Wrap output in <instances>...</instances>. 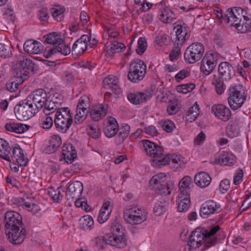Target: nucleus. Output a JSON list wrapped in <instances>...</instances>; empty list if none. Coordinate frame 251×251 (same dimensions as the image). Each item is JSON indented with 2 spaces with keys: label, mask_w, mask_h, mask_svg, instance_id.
Wrapping results in <instances>:
<instances>
[{
  "label": "nucleus",
  "mask_w": 251,
  "mask_h": 251,
  "mask_svg": "<svg viewBox=\"0 0 251 251\" xmlns=\"http://www.w3.org/2000/svg\"><path fill=\"white\" fill-rule=\"evenodd\" d=\"M5 234L10 243L14 245H20L25 239L26 231L22 226L5 231Z\"/></svg>",
  "instance_id": "nucleus-16"
},
{
  "label": "nucleus",
  "mask_w": 251,
  "mask_h": 251,
  "mask_svg": "<svg viewBox=\"0 0 251 251\" xmlns=\"http://www.w3.org/2000/svg\"><path fill=\"white\" fill-rule=\"evenodd\" d=\"M117 82H118V78L113 75H109L103 80L104 85L108 87Z\"/></svg>",
  "instance_id": "nucleus-64"
},
{
  "label": "nucleus",
  "mask_w": 251,
  "mask_h": 251,
  "mask_svg": "<svg viewBox=\"0 0 251 251\" xmlns=\"http://www.w3.org/2000/svg\"><path fill=\"white\" fill-rule=\"evenodd\" d=\"M220 229V226L216 225L212 227L209 231L204 232L205 235V243L208 247L207 248L214 246L217 242V238L213 237V235Z\"/></svg>",
  "instance_id": "nucleus-35"
},
{
  "label": "nucleus",
  "mask_w": 251,
  "mask_h": 251,
  "mask_svg": "<svg viewBox=\"0 0 251 251\" xmlns=\"http://www.w3.org/2000/svg\"><path fill=\"white\" fill-rule=\"evenodd\" d=\"M251 14L239 7L229 8L225 13V23L230 24L240 32H243L244 20H249Z\"/></svg>",
  "instance_id": "nucleus-1"
},
{
  "label": "nucleus",
  "mask_w": 251,
  "mask_h": 251,
  "mask_svg": "<svg viewBox=\"0 0 251 251\" xmlns=\"http://www.w3.org/2000/svg\"><path fill=\"white\" fill-rule=\"evenodd\" d=\"M90 107L89 99L86 96L80 97L76 107V114L75 117V122L77 124L82 123L86 119Z\"/></svg>",
  "instance_id": "nucleus-13"
},
{
  "label": "nucleus",
  "mask_w": 251,
  "mask_h": 251,
  "mask_svg": "<svg viewBox=\"0 0 251 251\" xmlns=\"http://www.w3.org/2000/svg\"><path fill=\"white\" fill-rule=\"evenodd\" d=\"M228 102L230 108L235 110L240 108L245 102L246 97L243 87L240 85H232L228 90Z\"/></svg>",
  "instance_id": "nucleus-5"
},
{
  "label": "nucleus",
  "mask_w": 251,
  "mask_h": 251,
  "mask_svg": "<svg viewBox=\"0 0 251 251\" xmlns=\"http://www.w3.org/2000/svg\"><path fill=\"white\" fill-rule=\"evenodd\" d=\"M199 105L196 102L187 111V118L190 122L194 121L197 119L200 114Z\"/></svg>",
  "instance_id": "nucleus-44"
},
{
  "label": "nucleus",
  "mask_w": 251,
  "mask_h": 251,
  "mask_svg": "<svg viewBox=\"0 0 251 251\" xmlns=\"http://www.w3.org/2000/svg\"><path fill=\"white\" fill-rule=\"evenodd\" d=\"M218 71V76L222 80H230L235 75L233 67L228 62H222L219 65Z\"/></svg>",
  "instance_id": "nucleus-21"
},
{
  "label": "nucleus",
  "mask_w": 251,
  "mask_h": 251,
  "mask_svg": "<svg viewBox=\"0 0 251 251\" xmlns=\"http://www.w3.org/2000/svg\"><path fill=\"white\" fill-rule=\"evenodd\" d=\"M156 43L161 46L167 45L169 42V37L162 33H160L155 37Z\"/></svg>",
  "instance_id": "nucleus-58"
},
{
  "label": "nucleus",
  "mask_w": 251,
  "mask_h": 251,
  "mask_svg": "<svg viewBox=\"0 0 251 251\" xmlns=\"http://www.w3.org/2000/svg\"><path fill=\"white\" fill-rule=\"evenodd\" d=\"M57 46L54 48L55 53H60L64 55H67L70 53L71 48L68 45L65 43L64 41L59 43Z\"/></svg>",
  "instance_id": "nucleus-45"
},
{
  "label": "nucleus",
  "mask_w": 251,
  "mask_h": 251,
  "mask_svg": "<svg viewBox=\"0 0 251 251\" xmlns=\"http://www.w3.org/2000/svg\"><path fill=\"white\" fill-rule=\"evenodd\" d=\"M83 190V184L81 182L75 181L71 183L65 191L66 204L70 207L72 206L74 201L80 197Z\"/></svg>",
  "instance_id": "nucleus-11"
},
{
  "label": "nucleus",
  "mask_w": 251,
  "mask_h": 251,
  "mask_svg": "<svg viewBox=\"0 0 251 251\" xmlns=\"http://www.w3.org/2000/svg\"><path fill=\"white\" fill-rule=\"evenodd\" d=\"M204 51V47L201 43H193L185 50L184 55V59L190 64L194 63L201 59Z\"/></svg>",
  "instance_id": "nucleus-10"
},
{
  "label": "nucleus",
  "mask_w": 251,
  "mask_h": 251,
  "mask_svg": "<svg viewBox=\"0 0 251 251\" xmlns=\"http://www.w3.org/2000/svg\"><path fill=\"white\" fill-rule=\"evenodd\" d=\"M176 201L178 203L177 208L179 212H185L190 206V199H182V201H181V200L177 199Z\"/></svg>",
  "instance_id": "nucleus-51"
},
{
  "label": "nucleus",
  "mask_w": 251,
  "mask_h": 251,
  "mask_svg": "<svg viewBox=\"0 0 251 251\" xmlns=\"http://www.w3.org/2000/svg\"><path fill=\"white\" fill-rule=\"evenodd\" d=\"M61 100H58L57 98L50 99L48 98L44 104L43 111L46 115H49L56 112L58 109H61Z\"/></svg>",
  "instance_id": "nucleus-25"
},
{
  "label": "nucleus",
  "mask_w": 251,
  "mask_h": 251,
  "mask_svg": "<svg viewBox=\"0 0 251 251\" xmlns=\"http://www.w3.org/2000/svg\"><path fill=\"white\" fill-rule=\"evenodd\" d=\"M88 134L93 138H98L100 137V132L99 128L96 125H90L87 129Z\"/></svg>",
  "instance_id": "nucleus-59"
},
{
  "label": "nucleus",
  "mask_w": 251,
  "mask_h": 251,
  "mask_svg": "<svg viewBox=\"0 0 251 251\" xmlns=\"http://www.w3.org/2000/svg\"><path fill=\"white\" fill-rule=\"evenodd\" d=\"M167 112L169 115H174L179 110L177 100L176 99L170 100L167 107Z\"/></svg>",
  "instance_id": "nucleus-53"
},
{
  "label": "nucleus",
  "mask_w": 251,
  "mask_h": 251,
  "mask_svg": "<svg viewBox=\"0 0 251 251\" xmlns=\"http://www.w3.org/2000/svg\"><path fill=\"white\" fill-rule=\"evenodd\" d=\"M5 231H7L23 226L22 217L18 212L8 211L5 214Z\"/></svg>",
  "instance_id": "nucleus-14"
},
{
  "label": "nucleus",
  "mask_w": 251,
  "mask_h": 251,
  "mask_svg": "<svg viewBox=\"0 0 251 251\" xmlns=\"http://www.w3.org/2000/svg\"><path fill=\"white\" fill-rule=\"evenodd\" d=\"M107 106L103 104L96 105L91 108L90 115L93 121H99L107 113Z\"/></svg>",
  "instance_id": "nucleus-27"
},
{
  "label": "nucleus",
  "mask_w": 251,
  "mask_h": 251,
  "mask_svg": "<svg viewBox=\"0 0 251 251\" xmlns=\"http://www.w3.org/2000/svg\"><path fill=\"white\" fill-rule=\"evenodd\" d=\"M76 151L72 144L64 145L62 147V155L67 163H71L76 157Z\"/></svg>",
  "instance_id": "nucleus-31"
},
{
  "label": "nucleus",
  "mask_w": 251,
  "mask_h": 251,
  "mask_svg": "<svg viewBox=\"0 0 251 251\" xmlns=\"http://www.w3.org/2000/svg\"><path fill=\"white\" fill-rule=\"evenodd\" d=\"M51 16L57 21L61 20V16L65 11V8L60 6H56L50 10Z\"/></svg>",
  "instance_id": "nucleus-49"
},
{
  "label": "nucleus",
  "mask_w": 251,
  "mask_h": 251,
  "mask_svg": "<svg viewBox=\"0 0 251 251\" xmlns=\"http://www.w3.org/2000/svg\"><path fill=\"white\" fill-rule=\"evenodd\" d=\"M124 218L131 225L141 224L147 219V213L139 206H130L124 211Z\"/></svg>",
  "instance_id": "nucleus-7"
},
{
  "label": "nucleus",
  "mask_w": 251,
  "mask_h": 251,
  "mask_svg": "<svg viewBox=\"0 0 251 251\" xmlns=\"http://www.w3.org/2000/svg\"><path fill=\"white\" fill-rule=\"evenodd\" d=\"M143 147L147 154L153 158V162L156 166L161 167L166 165L168 158H165L166 153L163 148L149 140H142Z\"/></svg>",
  "instance_id": "nucleus-2"
},
{
  "label": "nucleus",
  "mask_w": 251,
  "mask_h": 251,
  "mask_svg": "<svg viewBox=\"0 0 251 251\" xmlns=\"http://www.w3.org/2000/svg\"><path fill=\"white\" fill-rule=\"evenodd\" d=\"M48 98L47 93L43 89L35 90L27 97L38 112L44 107Z\"/></svg>",
  "instance_id": "nucleus-12"
},
{
  "label": "nucleus",
  "mask_w": 251,
  "mask_h": 251,
  "mask_svg": "<svg viewBox=\"0 0 251 251\" xmlns=\"http://www.w3.org/2000/svg\"><path fill=\"white\" fill-rule=\"evenodd\" d=\"M23 82L19 81L18 79L12 78L9 80L6 84V89L10 92H15L18 87L19 84H21Z\"/></svg>",
  "instance_id": "nucleus-52"
},
{
  "label": "nucleus",
  "mask_w": 251,
  "mask_h": 251,
  "mask_svg": "<svg viewBox=\"0 0 251 251\" xmlns=\"http://www.w3.org/2000/svg\"><path fill=\"white\" fill-rule=\"evenodd\" d=\"M236 162L234 155L226 151H223L219 157L215 159V163L224 165L232 166Z\"/></svg>",
  "instance_id": "nucleus-30"
},
{
  "label": "nucleus",
  "mask_w": 251,
  "mask_h": 251,
  "mask_svg": "<svg viewBox=\"0 0 251 251\" xmlns=\"http://www.w3.org/2000/svg\"><path fill=\"white\" fill-rule=\"evenodd\" d=\"M110 214L109 211L100 210L98 216V222L100 224H103L109 219Z\"/></svg>",
  "instance_id": "nucleus-60"
},
{
  "label": "nucleus",
  "mask_w": 251,
  "mask_h": 251,
  "mask_svg": "<svg viewBox=\"0 0 251 251\" xmlns=\"http://www.w3.org/2000/svg\"><path fill=\"white\" fill-rule=\"evenodd\" d=\"M14 111L17 119L20 121H26L38 112L27 98L20 101L15 105Z\"/></svg>",
  "instance_id": "nucleus-6"
},
{
  "label": "nucleus",
  "mask_w": 251,
  "mask_h": 251,
  "mask_svg": "<svg viewBox=\"0 0 251 251\" xmlns=\"http://www.w3.org/2000/svg\"><path fill=\"white\" fill-rule=\"evenodd\" d=\"M239 119H234L230 121L226 127V136L230 138L237 137L240 133Z\"/></svg>",
  "instance_id": "nucleus-29"
},
{
  "label": "nucleus",
  "mask_w": 251,
  "mask_h": 251,
  "mask_svg": "<svg viewBox=\"0 0 251 251\" xmlns=\"http://www.w3.org/2000/svg\"><path fill=\"white\" fill-rule=\"evenodd\" d=\"M24 50L30 54H39L43 49L42 44L37 41L28 40L24 44Z\"/></svg>",
  "instance_id": "nucleus-28"
},
{
  "label": "nucleus",
  "mask_w": 251,
  "mask_h": 251,
  "mask_svg": "<svg viewBox=\"0 0 251 251\" xmlns=\"http://www.w3.org/2000/svg\"><path fill=\"white\" fill-rule=\"evenodd\" d=\"M45 41L47 44L56 45L63 41V40L60 37L58 34L55 33H51L48 35H45Z\"/></svg>",
  "instance_id": "nucleus-46"
},
{
  "label": "nucleus",
  "mask_w": 251,
  "mask_h": 251,
  "mask_svg": "<svg viewBox=\"0 0 251 251\" xmlns=\"http://www.w3.org/2000/svg\"><path fill=\"white\" fill-rule=\"evenodd\" d=\"M180 45L178 43H175V47L171 51L169 57L171 61H174L177 60L181 52L180 47L179 46Z\"/></svg>",
  "instance_id": "nucleus-54"
},
{
  "label": "nucleus",
  "mask_w": 251,
  "mask_h": 251,
  "mask_svg": "<svg viewBox=\"0 0 251 251\" xmlns=\"http://www.w3.org/2000/svg\"><path fill=\"white\" fill-rule=\"evenodd\" d=\"M35 67V64L31 60L24 58L16 65L14 69V77L18 79L19 82H23L29 75L34 74Z\"/></svg>",
  "instance_id": "nucleus-8"
},
{
  "label": "nucleus",
  "mask_w": 251,
  "mask_h": 251,
  "mask_svg": "<svg viewBox=\"0 0 251 251\" xmlns=\"http://www.w3.org/2000/svg\"><path fill=\"white\" fill-rule=\"evenodd\" d=\"M12 54L10 48L3 44H0V56L1 57H9Z\"/></svg>",
  "instance_id": "nucleus-63"
},
{
  "label": "nucleus",
  "mask_w": 251,
  "mask_h": 251,
  "mask_svg": "<svg viewBox=\"0 0 251 251\" xmlns=\"http://www.w3.org/2000/svg\"><path fill=\"white\" fill-rule=\"evenodd\" d=\"M203 243L206 247L205 249H207L208 245H206L204 231L201 232L200 228H196L189 237L188 245L192 249H195L201 247Z\"/></svg>",
  "instance_id": "nucleus-19"
},
{
  "label": "nucleus",
  "mask_w": 251,
  "mask_h": 251,
  "mask_svg": "<svg viewBox=\"0 0 251 251\" xmlns=\"http://www.w3.org/2000/svg\"><path fill=\"white\" fill-rule=\"evenodd\" d=\"M147 48V43L145 38L140 37L138 41L136 52L139 55H142L146 51Z\"/></svg>",
  "instance_id": "nucleus-50"
},
{
  "label": "nucleus",
  "mask_w": 251,
  "mask_h": 251,
  "mask_svg": "<svg viewBox=\"0 0 251 251\" xmlns=\"http://www.w3.org/2000/svg\"><path fill=\"white\" fill-rule=\"evenodd\" d=\"M11 161H16L21 166H25L27 164L28 159L26 157L24 150L19 145H15L13 147L12 154L10 155Z\"/></svg>",
  "instance_id": "nucleus-23"
},
{
  "label": "nucleus",
  "mask_w": 251,
  "mask_h": 251,
  "mask_svg": "<svg viewBox=\"0 0 251 251\" xmlns=\"http://www.w3.org/2000/svg\"><path fill=\"white\" fill-rule=\"evenodd\" d=\"M89 36L83 35L77 39L74 44L72 48V51L76 54H82L88 47V41Z\"/></svg>",
  "instance_id": "nucleus-26"
},
{
  "label": "nucleus",
  "mask_w": 251,
  "mask_h": 251,
  "mask_svg": "<svg viewBox=\"0 0 251 251\" xmlns=\"http://www.w3.org/2000/svg\"><path fill=\"white\" fill-rule=\"evenodd\" d=\"M191 186H193L192 178L188 176H184L178 183V194L177 199L181 201L182 199H190Z\"/></svg>",
  "instance_id": "nucleus-18"
},
{
  "label": "nucleus",
  "mask_w": 251,
  "mask_h": 251,
  "mask_svg": "<svg viewBox=\"0 0 251 251\" xmlns=\"http://www.w3.org/2000/svg\"><path fill=\"white\" fill-rule=\"evenodd\" d=\"M215 67L213 65L206 62L204 59H202L201 62V70L205 75H209L214 70Z\"/></svg>",
  "instance_id": "nucleus-48"
},
{
  "label": "nucleus",
  "mask_w": 251,
  "mask_h": 251,
  "mask_svg": "<svg viewBox=\"0 0 251 251\" xmlns=\"http://www.w3.org/2000/svg\"><path fill=\"white\" fill-rule=\"evenodd\" d=\"M204 61H209L211 64L216 67L218 60V54L213 50H209L207 52L203 57Z\"/></svg>",
  "instance_id": "nucleus-43"
},
{
  "label": "nucleus",
  "mask_w": 251,
  "mask_h": 251,
  "mask_svg": "<svg viewBox=\"0 0 251 251\" xmlns=\"http://www.w3.org/2000/svg\"><path fill=\"white\" fill-rule=\"evenodd\" d=\"M159 124L167 132H171L175 127L174 123L169 120H161L159 122Z\"/></svg>",
  "instance_id": "nucleus-55"
},
{
  "label": "nucleus",
  "mask_w": 251,
  "mask_h": 251,
  "mask_svg": "<svg viewBox=\"0 0 251 251\" xmlns=\"http://www.w3.org/2000/svg\"><path fill=\"white\" fill-rule=\"evenodd\" d=\"M211 111L216 117L224 122L227 121L231 115L230 110L223 104L213 105Z\"/></svg>",
  "instance_id": "nucleus-22"
},
{
  "label": "nucleus",
  "mask_w": 251,
  "mask_h": 251,
  "mask_svg": "<svg viewBox=\"0 0 251 251\" xmlns=\"http://www.w3.org/2000/svg\"><path fill=\"white\" fill-rule=\"evenodd\" d=\"M150 98V96L144 93L137 94L129 93L127 95L128 100L133 104H138L146 102Z\"/></svg>",
  "instance_id": "nucleus-37"
},
{
  "label": "nucleus",
  "mask_w": 251,
  "mask_h": 251,
  "mask_svg": "<svg viewBox=\"0 0 251 251\" xmlns=\"http://www.w3.org/2000/svg\"><path fill=\"white\" fill-rule=\"evenodd\" d=\"M146 70V65L143 60H134L130 64V70L127 75L128 78L132 82L138 83L145 77Z\"/></svg>",
  "instance_id": "nucleus-9"
},
{
  "label": "nucleus",
  "mask_w": 251,
  "mask_h": 251,
  "mask_svg": "<svg viewBox=\"0 0 251 251\" xmlns=\"http://www.w3.org/2000/svg\"><path fill=\"white\" fill-rule=\"evenodd\" d=\"M167 209V203L165 200L156 203L153 208V212L156 215L160 216L165 212Z\"/></svg>",
  "instance_id": "nucleus-47"
},
{
  "label": "nucleus",
  "mask_w": 251,
  "mask_h": 251,
  "mask_svg": "<svg viewBox=\"0 0 251 251\" xmlns=\"http://www.w3.org/2000/svg\"><path fill=\"white\" fill-rule=\"evenodd\" d=\"M167 158H168V160L166 165L169 164L172 161V163L176 166V168L183 167L185 163L184 158L180 155L174 154H167L165 156V158L167 159Z\"/></svg>",
  "instance_id": "nucleus-39"
},
{
  "label": "nucleus",
  "mask_w": 251,
  "mask_h": 251,
  "mask_svg": "<svg viewBox=\"0 0 251 251\" xmlns=\"http://www.w3.org/2000/svg\"><path fill=\"white\" fill-rule=\"evenodd\" d=\"M224 80L216 75H214L213 76L212 83L214 85L216 92L219 95H222L226 89V85L224 83Z\"/></svg>",
  "instance_id": "nucleus-41"
},
{
  "label": "nucleus",
  "mask_w": 251,
  "mask_h": 251,
  "mask_svg": "<svg viewBox=\"0 0 251 251\" xmlns=\"http://www.w3.org/2000/svg\"><path fill=\"white\" fill-rule=\"evenodd\" d=\"M195 88V85L193 83H187L182 84L177 87V91L182 94H187L192 91Z\"/></svg>",
  "instance_id": "nucleus-57"
},
{
  "label": "nucleus",
  "mask_w": 251,
  "mask_h": 251,
  "mask_svg": "<svg viewBox=\"0 0 251 251\" xmlns=\"http://www.w3.org/2000/svg\"><path fill=\"white\" fill-rule=\"evenodd\" d=\"M125 49L126 46L124 44L114 41L107 47L106 51L109 55L112 56L115 53L124 50Z\"/></svg>",
  "instance_id": "nucleus-38"
},
{
  "label": "nucleus",
  "mask_w": 251,
  "mask_h": 251,
  "mask_svg": "<svg viewBox=\"0 0 251 251\" xmlns=\"http://www.w3.org/2000/svg\"><path fill=\"white\" fill-rule=\"evenodd\" d=\"M110 230L111 232L109 233H107V234H109L110 236H113L117 238V239H119V240L117 241L118 243L119 241L124 240L125 242V247L127 244V239L126 236L124 234V233L125 229L123 228L119 221L117 219H115L111 222Z\"/></svg>",
  "instance_id": "nucleus-20"
},
{
  "label": "nucleus",
  "mask_w": 251,
  "mask_h": 251,
  "mask_svg": "<svg viewBox=\"0 0 251 251\" xmlns=\"http://www.w3.org/2000/svg\"><path fill=\"white\" fill-rule=\"evenodd\" d=\"M62 79L66 85H69L73 82L74 77L71 73L65 71L62 74Z\"/></svg>",
  "instance_id": "nucleus-61"
},
{
  "label": "nucleus",
  "mask_w": 251,
  "mask_h": 251,
  "mask_svg": "<svg viewBox=\"0 0 251 251\" xmlns=\"http://www.w3.org/2000/svg\"><path fill=\"white\" fill-rule=\"evenodd\" d=\"M181 23L182 22L178 21L174 24V30L176 33V41L174 43H178L180 45H182L186 40V36L187 34L186 27Z\"/></svg>",
  "instance_id": "nucleus-24"
},
{
  "label": "nucleus",
  "mask_w": 251,
  "mask_h": 251,
  "mask_svg": "<svg viewBox=\"0 0 251 251\" xmlns=\"http://www.w3.org/2000/svg\"><path fill=\"white\" fill-rule=\"evenodd\" d=\"M54 123L58 131L66 132L73 123V117L69 108L62 107L58 109L55 114Z\"/></svg>",
  "instance_id": "nucleus-4"
},
{
  "label": "nucleus",
  "mask_w": 251,
  "mask_h": 251,
  "mask_svg": "<svg viewBox=\"0 0 251 251\" xmlns=\"http://www.w3.org/2000/svg\"><path fill=\"white\" fill-rule=\"evenodd\" d=\"M11 148L9 143L4 139L0 138V157L3 159L11 162L10 154Z\"/></svg>",
  "instance_id": "nucleus-36"
},
{
  "label": "nucleus",
  "mask_w": 251,
  "mask_h": 251,
  "mask_svg": "<svg viewBox=\"0 0 251 251\" xmlns=\"http://www.w3.org/2000/svg\"><path fill=\"white\" fill-rule=\"evenodd\" d=\"M194 181L197 186L204 188L209 185L211 181V178L207 173L201 172L195 175Z\"/></svg>",
  "instance_id": "nucleus-32"
},
{
  "label": "nucleus",
  "mask_w": 251,
  "mask_h": 251,
  "mask_svg": "<svg viewBox=\"0 0 251 251\" xmlns=\"http://www.w3.org/2000/svg\"><path fill=\"white\" fill-rule=\"evenodd\" d=\"M29 128V126L27 125L14 122H9L5 125V128L7 131L18 134L23 133L27 131Z\"/></svg>",
  "instance_id": "nucleus-34"
},
{
  "label": "nucleus",
  "mask_w": 251,
  "mask_h": 251,
  "mask_svg": "<svg viewBox=\"0 0 251 251\" xmlns=\"http://www.w3.org/2000/svg\"><path fill=\"white\" fill-rule=\"evenodd\" d=\"M94 226V220L89 215H85L80 220V228L84 230H90Z\"/></svg>",
  "instance_id": "nucleus-40"
},
{
  "label": "nucleus",
  "mask_w": 251,
  "mask_h": 251,
  "mask_svg": "<svg viewBox=\"0 0 251 251\" xmlns=\"http://www.w3.org/2000/svg\"><path fill=\"white\" fill-rule=\"evenodd\" d=\"M166 176L164 173H159L152 177L150 183L155 193L164 196L171 194L174 183L172 181L166 182Z\"/></svg>",
  "instance_id": "nucleus-3"
},
{
  "label": "nucleus",
  "mask_w": 251,
  "mask_h": 251,
  "mask_svg": "<svg viewBox=\"0 0 251 251\" xmlns=\"http://www.w3.org/2000/svg\"><path fill=\"white\" fill-rule=\"evenodd\" d=\"M174 12L169 9L165 8L159 15V19L164 23H171L175 18Z\"/></svg>",
  "instance_id": "nucleus-42"
},
{
  "label": "nucleus",
  "mask_w": 251,
  "mask_h": 251,
  "mask_svg": "<svg viewBox=\"0 0 251 251\" xmlns=\"http://www.w3.org/2000/svg\"><path fill=\"white\" fill-rule=\"evenodd\" d=\"M221 210L222 208L219 203L213 200H209L201 205L200 214L202 218L206 219L211 215L220 213Z\"/></svg>",
  "instance_id": "nucleus-15"
},
{
  "label": "nucleus",
  "mask_w": 251,
  "mask_h": 251,
  "mask_svg": "<svg viewBox=\"0 0 251 251\" xmlns=\"http://www.w3.org/2000/svg\"><path fill=\"white\" fill-rule=\"evenodd\" d=\"M62 143L61 137L58 135H54L52 136L50 140V144L54 148L58 149Z\"/></svg>",
  "instance_id": "nucleus-62"
},
{
  "label": "nucleus",
  "mask_w": 251,
  "mask_h": 251,
  "mask_svg": "<svg viewBox=\"0 0 251 251\" xmlns=\"http://www.w3.org/2000/svg\"><path fill=\"white\" fill-rule=\"evenodd\" d=\"M118 129L116 120L113 117H110L108 120L107 125L103 129V131L106 137L111 138L115 135Z\"/></svg>",
  "instance_id": "nucleus-33"
},
{
  "label": "nucleus",
  "mask_w": 251,
  "mask_h": 251,
  "mask_svg": "<svg viewBox=\"0 0 251 251\" xmlns=\"http://www.w3.org/2000/svg\"><path fill=\"white\" fill-rule=\"evenodd\" d=\"M117 240H119V239L106 234L103 237H96L94 242L95 245L100 249H103L106 244H108L120 249L124 248L125 244L124 240L119 241V243L117 242Z\"/></svg>",
  "instance_id": "nucleus-17"
},
{
  "label": "nucleus",
  "mask_w": 251,
  "mask_h": 251,
  "mask_svg": "<svg viewBox=\"0 0 251 251\" xmlns=\"http://www.w3.org/2000/svg\"><path fill=\"white\" fill-rule=\"evenodd\" d=\"M48 193L49 196L51 197L52 201L55 202H59L63 199V196L61 194L59 189L55 190L53 188H50Z\"/></svg>",
  "instance_id": "nucleus-56"
}]
</instances>
